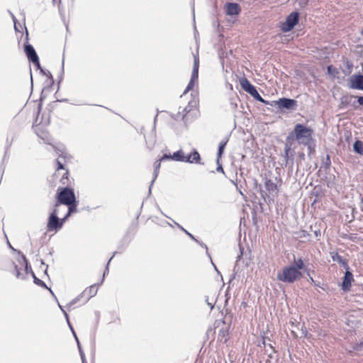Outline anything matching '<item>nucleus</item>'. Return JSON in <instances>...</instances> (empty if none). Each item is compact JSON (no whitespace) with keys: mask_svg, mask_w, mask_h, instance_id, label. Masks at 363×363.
<instances>
[{"mask_svg":"<svg viewBox=\"0 0 363 363\" xmlns=\"http://www.w3.org/2000/svg\"><path fill=\"white\" fill-rule=\"evenodd\" d=\"M306 269L304 262L301 257L296 258L293 256L291 264L284 267L277 274V279L285 284H294L303 277L301 270Z\"/></svg>","mask_w":363,"mask_h":363,"instance_id":"f257e3e1","label":"nucleus"},{"mask_svg":"<svg viewBox=\"0 0 363 363\" xmlns=\"http://www.w3.org/2000/svg\"><path fill=\"white\" fill-rule=\"evenodd\" d=\"M313 130L308 126L301 123L295 125L292 132L288 135L286 140L289 142L291 139L295 138L299 144L308 146L310 149V143L313 140Z\"/></svg>","mask_w":363,"mask_h":363,"instance_id":"f03ea898","label":"nucleus"},{"mask_svg":"<svg viewBox=\"0 0 363 363\" xmlns=\"http://www.w3.org/2000/svg\"><path fill=\"white\" fill-rule=\"evenodd\" d=\"M196 101H190L188 105L182 108V111L172 116V118L177 121H182L185 124L191 123L196 116Z\"/></svg>","mask_w":363,"mask_h":363,"instance_id":"7ed1b4c3","label":"nucleus"},{"mask_svg":"<svg viewBox=\"0 0 363 363\" xmlns=\"http://www.w3.org/2000/svg\"><path fill=\"white\" fill-rule=\"evenodd\" d=\"M56 203L54 207H60V205L69 204L76 200L74 189L71 187H59L55 196Z\"/></svg>","mask_w":363,"mask_h":363,"instance_id":"20e7f679","label":"nucleus"},{"mask_svg":"<svg viewBox=\"0 0 363 363\" xmlns=\"http://www.w3.org/2000/svg\"><path fill=\"white\" fill-rule=\"evenodd\" d=\"M25 28H26L25 27ZM26 42L23 45V50L28 60V61L34 65L38 69H40V72H43V69L40 66V60L38 55L34 49L33 46L28 43V32L27 29H26Z\"/></svg>","mask_w":363,"mask_h":363,"instance_id":"39448f33","label":"nucleus"},{"mask_svg":"<svg viewBox=\"0 0 363 363\" xmlns=\"http://www.w3.org/2000/svg\"><path fill=\"white\" fill-rule=\"evenodd\" d=\"M300 18V13L294 11L291 12L287 17L284 22L281 23V30L284 32L291 31L295 26L298 23Z\"/></svg>","mask_w":363,"mask_h":363,"instance_id":"423d86ee","label":"nucleus"},{"mask_svg":"<svg viewBox=\"0 0 363 363\" xmlns=\"http://www.w3.org/2000/svg\"><path fill=\"white\" fill-rule=\"evenodd\" d=\"M62 228V222H60V220L57 216V208L54 207L48 219L47 230L49 232H57Z\"/></svg>","mask_w":363,"mask_h":363,"instance_id":"0eeeda50","label":"nucleus"},{"mask_svg":"<svg viewBox=\"0 0 363 363\" xmlns=\"http://www.w3.org/2000/svg\"><path fill=\"white\" fill-rule=\"evenodd\" d=\"M274 105H276L281 111L286 109L288 111H294L298 106L296 100L286 97L280 98L277 101H272Z\"/></svg>","mask_w":363,"mask_h":363,"instance_id":"6e6552de","label":"nucleus"},{"mask_svg":"<svg viewBox=\"0 0 363 363\" xmlns=\"http://www.w3.org/2000/svg\"><path fill=\"white\" fill-rule=\"evenodd\" d=\"M21 258H22V261H23V264H24L25 273L24 274L21 273L18 266L14 262H12V264L13 266V273L15 274V276H16V277L17 279H21L24 280V279H26V275L27 274H30L32 275V272H33L32 267H31L29 262L26 259V256L22 254L21 255Z\"/></svg>","mask_w":363,"mask_h":363,"instance_id":"1a4fd4ad","label":"nucleus"},{"mask_svg":"<svg viewBox=\"0 0 363 363\" xmlns=\"http://www.w3.org/2000/svg\"><path fill=\"white\" fill-rule=\"evenodd\" d=\"M349 87L363 91V74L360 73L352 74L349 79Z\"/></svg>","mask_w":363,"mask_h":363,"instance_id":"9d476101","label":"nucleus"},{"mask_svg":"<svg viewBox=\"0 0 363 363\" xmlns=\"http://www.w3.org/2000/svg\"><path fill=\"white\" fill-rule=\"evenodd\" d=\"M345 269V272L342 278L341 289L344 291H348L351 288L352 282L354 281V277L352 272L350 269V267Z\"/></svg>","mask_w":363,"mask_h":363,"instance_id":"9b49d317","label":"nucleus"},{"mask_svg":"<svg viewBox=\"0 0 363 363\" xmlns=\"http://www.w3.org/2000/svg\"><path fill=\"white\" fill-rule=\"evenodd\" d=\"M225 13L228 16H237L241 11V8L238 3L228 2L225 5Z\"/></svg>","mask_w":363,"mask_h":363,"instance_id":"f8f14e48","label":"nucleus"},{"mask_svg":"<svg viewBox=\"0 0 363 363\" xmlns=\"http://www.w3.org/2000/svg\"><path fill=\"white\" fill-rule=\"evenodd\" d=\"M264 186L266 190L267 191L269 196L272 197L277 196L279 193L278 187L277 184H275L272 179H266L264 182Z\"/></svg>","mask_w":363,"mask_h":363,"instance_id":"ddd939ff","label":"nucleus"},{"mask_svg":"<svg viewBox=\"0 0 363 363\" xmlns=\"http://www.w3.org/2000/svg\"><path fill=\"white\" fill-rule=\"evenodd\" d=\"M184 162L190 164H201L200 154L196 149H193L187 156L184 157Z\"/></svg>","mask_w":363,"mask_h":363,"instance_id":"4468645a","label":"nucleus"},{"mask_svg":"<svg viewBox=\"0 0 363 363\" xmlns=\"http://www.w3.org/2000/svg\"><path fill=\"white\" fill-rule=\"evenodd\" d=\"M330 255L333 262H337L344 269L349 268L347 260L340 255L337 252H330Z\"/></svg>","mask_w":363,"mask_h":363,"instance_id":"2eb2a0df","label":"nucleus"},{"mask_svg":"<svg viewBox=\"0 0 363 363\" xmlns=\"http://www.w3.org/2000/svg\"><path fill=\"white\" fill-rule=\"evenodd\" d=\"M240 84L242 89L249 94H251L256 89V87L245 77L240 80Z\"/></svg>","mask_w":363,"mask_h":363,"instance_id":"dca6fc26","label":"nucleus"},{"mask_svg":"<svg viewBox=\"0 0 363 363\" xmlns=\"http://www.w3.org/2000/svg\"><path fill=\"white\" fill-rule=\"evenodd\" d=\"M356 96L353 95H344L340 98V108H343L352 104V101Z\"/></svg>","mask_w":363,"mask_h":363,"instance_id":"f3484780","label":"nucleus"},{"mask_svg":"<svg viewBox=\"0 0 363 363\" xmlns=\"http://www.w3.org/2000/svg\"><path fill=\"white\" fill-rule=\"evenodd\" d=\"M161 162H162V160L160 159V160H157L154 163L153 179L151 182V184H150V188H149V194L151 193L152 186L155 181V179H157L158 174H159V171H160V166H161Z\"/></svg>","mask_w":363,"mask_h":363,"instance_id":"a211bd4d","label":"nucleus"},{"mask_svg":"<svg viewBox=\"0 0 363 363\" xmlns=\"http://www.w3.org/2000/svg\"><path fill=\"white\" fill-rule=\"evenodd\" d=\"M98 291V289L96 288V284H93L90 286L87 289H86L82 294H87L88 297L86 300L87 301L89 300L91 297H94L95 295H96Z\"/></svg>","mask_w":363,"mask_h":363,"instance_id":"6ab92c4d","label":"nucleus"},{"mask_svg":"<svg viewBox=\"0 0 363 363\" xmlns=\"http://www.w3.org/2000/svg\"><path fill=\"white\" fill-rule=\"evenodd\" d=\"M228 141V139L223 140L219 143L218 149V152H217V160H216L217 163H218V161L220 160V157H222V155L224 152V150L225 148Z\"/></svg>","mask_w":363,"mask_h":363,"instance_id":"aec40b11","label":"nucleus"},{"mask_svg":"<svg viewBox=\"0 0 363 363\" xmlns=\"http://www.w3.org/2000/svg\"><path fill=\"white\" fill-rule=\"evenodd\" d=\"M353 150L354 152L362 155H363V142L357 140L353 144Z\"/></svg>","mask_w":363,"mask_h":363,"instance_id":"412c9836","label":"nucleus"},{"mask_svg":"<svg viewBox=\"0 0 363 363\" xmlns=\"http://www.w3.org/2000/svg\"><path fill=\"white\" fill-rule=\"evenodd\" d=\"M184 152L182 150H179L172 154L174 161L184 162Z\"/></svg>","mask_w":363,"mask_h":363,"instance_id":"4be33fe9","label":"nucleus"},{"mask_svg":"<svg viewBox=\"0 0 363 363\" xmlns=\"http://www.w3.org/2000/svg\"><path fill=\"white\" fill-rule=\"evenodd\" d=\"M32 277H33V282H34L36 285L40 286H41V287H43V288H45V289H48L50 291V293H51L52 295H54V294H53L52 291L51 290V289L48 288V287L47 286L46 284H45L43 281H42L41 279H38V277H36V276H35V273H34V272H32Z\"/></svg>","mask_w":363,"mask_h":363,"instance_id":"5701e85b","label":"nucleus"},{"mask_svg":"<svg viewBox=\"0 0 363 363\" xmlns=\"http://www.w3.org/2000/svg\"><path fill=\"white\" fill-rule=\"evenodd\" d=\"M60 183L67 187H70V179L69 178V171L68 169H66V172L63 174L62 176V178L60 179Z\"/></svg>","mask_w":363,"mask_h":363,"instance_id":"b1692460","label":"nucleus"},{"mask_svg":"<svg viewBox=\"0 0 363 363\" xmlns=\"http://www.w3.org/2000/svg\"><path fill=\"white\" fill-rule=\"evenodd\" d=\"M77 205L78 201H77V199L74 200L73 202H71L69 204H66L65 206L68 207L67 213H69L70 215H72L74 213H76L77 211Z\"/></svg>","mask_w":363,"mask_h":363,"instance_id":"393cba45","label":"nucleus"},{"mask_svg":"<svg viewBox=\"0 0 363 363\" xmlns=\"http://www.w3.org/2000/svg\"><path fill=\"white\" fill-rule=\"evenodd\" d=\"M174 223L178 227V228H179L184 233H185L191 240H196V238L191 233H190L189 231L184 229L181 225H179L176 221H174Z\"/></svg>","mask_w":363,"mask_h":363,"instance_id":"a878e982","label":"nucleus"},{"mask_svg":"<svg viewBox=\"0 0 363 363\" xmlns=\"http://www.w3.org/2000/svg\"><path fill=\"white\" fill-rule=\"evenodd\" d=\"M323 167L325 169H329L330 167L331 162H330V157L329 155H327L325 158L323 160L322 162Z\"/></svg>","mask_w":363,"mask_h":363,"instance_id":"bb28decb","label":"nucleus"},{"mask_svg":"<svg viewBox=\"0 0 363 363\" xmlns=\"http://www.w3.org/2000/svg\"><path fill=\"white\" fill-rule=\"evenodd\" d=\"M77 347H78V350H79V352L80 357L82 359V363H85L86 362L85 354H84V352L82 350V346H81V344H80L79 341L77 342Z\"/></svg>","mask_w":363,"mask_h":363,"instance_id":"cd10ccee","label":"nucleus"},{"mask_svg":"<svg viewBox=\"0 0 363 363\" xmlns=\"http://www.w3.org/2000/svg\"><path fill=\"white\" fill-rule=\"evenodd\" d=\"M327 72L330 75L335 76L336 74L338 73L337 69L334 67L333 65H328L327 67Z\"/></svg>","mask_w":363,"mask_h":363,"instance_id":"c85d7f7f","label":"nucleus"},{"mask_svg":"<svg viewBox=\"0 0 363 363\" xmlns=\"http://www.w3.org/2000/svg\"><path fill=\"white\" fill-rule=\"evenodd\" d=\"M115 254H116V252H115L113 255H115ZM113 256H114V255H113V256L109 259V260H108V263H107V264H106V269H105V270H104V274H103V278H102V279H101V282H100V284H102V283H103V281H104V277H105L108 274V272H109L108 266H109V264H110V262H111V259H113Z\"/></svg>","mask_w":363,"mask_h":363,"instance_id":"c756f323","label":"nucleus"},{"mask_svg":"<svg viewBox=\"0 0 363 363\" xmlns=\"http://www.w3.org/2000/svg\"><path fill=\"white\" fill-rule=\"evenodd\" d=\"M290 151V147L286 144L284 147V158L285 161V164H286L289 160V154Z\"/></svg>","mask_w":363,"mask_h":363,"instance_id":"7c9ffc66","label":"nucleus"},{"mask_svg":"<svg viewBox=\"0 0 363 363\" xmlns=\"http://www.w3.org/2000/svg\"><path fill=\"white\" fill-rule=\"evenodd\" d=\"M228 335V333L227 330H220L218 333V337H221V340H223V338H224V342H225L228 340V338H227Z\"/></svg>","mask_w":363,"mask_h":363,"instance_id":"2f4dec72","label":"nucleus"},{"mask_svg":"<svg viewBox=\"0 0 363 363\" xmlns=\"http://www.w3.org/2000/svg\"><path fill=\"white\" fill-rule=\"evenodd\" d=\"M83 296V294H81L79 296L72 300L67 305V307L69 310L72 306H74L77 302L79 300V298Z\"/></svg>","mask_w":363,"mask_h":363,"instance_id":"473e14b6","label":"nucleus"},{"mask_svg":"<svg viewBox=\"0 0 363 363\" xmlns=\"http://www.w3.org/2000/svg\"><path fill=\"white\" fill-rule=\"evenodd\" d=\"M255 100L262 101V97L258 93L257 89L250 94Z\"/></svg>","mask_w":363,"mask_h":363,"instance_id":"72a5a7b5","label":"nucleus"},{"mask_svg":"<svg viewBox=\"0 0 363 363\" xmlns=\"http://www.w3.org/2000/svg\"><path fill=\"white\" fill-rule=\"evenodd\" d=\"M198 77H199V70H196V69H193L192 70V73H191V80H193V81H196L198 79Z\"/></svg>","mask_w":363,"mask_h":363,"instance_id":"f704fd0d","label":"nucleus"},{"mask_svg":"<svg viewBox=\"0 0 363 363\" xmlns=\"http://www.w3.org/2000/svg\"><path fill=\"white\" fill-rule=\"evenodd\" d=\"M194 86V81L191 80L189 82L187 86L186 87V89L184 92V94L187 93L189 91L191 90Z\"/></svg>","mask_w":363,"mask_h":363,"instance_id":"c9c22d12","label":"nucleus"},{"mask_svg":"<svg viewBox=\"0 0 363 363\" xmlns=\"http://www.w3.org/2000/svg\"><path fill=\"white\" fill-rule=\"evenodd\" d=\"M196 243H198L200 246H201L202 247L205 248L206 250V254L208 255V256L209 257V258H211V256L208 252V247L207 245L203 243V242L201 241H199V240L196 239V240H194Z\"/></svg>","mask_w":363,"mask_h":363,"instance_id":"e433bc0d","label":"nucleus"},{"mask_svg":"<svg viewBox=\"0 0 363 363\" xmlns=\"http://www.w3.org/2000/svg\"><path fill=\"white\" fill-rule=\"evenodd\" d=\"M11 143H12V141L9 142V139L8 138L6 139V150H5V154H4V156L3 158V161L5 160L6 157V155L9 152V149L10 146L11 145Z\"/></svg>","mask_w":363,"mask_h":363,"instance_id":"4c0bfd02","label":"nucleus"},{"mask_svg":"<svg viewBox=\"0 0 363 363\" xmlns=\"http://www.w3.org/2000/svg\"><path fill=\"white\" fill-rule=\"evenodd\" d=\"M162 161L167 160H173L172 155L171 154H164L162 157L160 158Z\"/></svg>","mask_w":363,"mask_h":363,"instance_id":"58836bf2","label":"nucleus"},{"mask_svg":"<svg viewBox=\"0 0 363 363\" xmlns=\"http://www.w3.org/2000/svg\"><path fill=\"white\" fill-rule=\"evenodd\" d=\"M199 60L197 57H194L193 69H196V70H199Z\"/></svg>","mask_w":363,"mask_h":363,"instance_id":"ea45409f","label":"nucleus"},{"mask_svg":"<svg viewBox=\"0 0 363 363\" xmlns=\"http://www.w3.org/2000/svg\"><path fill=\"white\" fill-rule=\"evenodd\" d=\"M56 163H57V170L65 169L64 164L58 159L56 160Z\"/></svg>","mask_w":363,"mask_h":363,"instance_id":"a19ab883","label":"nucleus"},{"mask_svg":"<svg viewBox=\"0 0 363 363\" xmlns=\"http://www.w3.org/2000/svg\"><path fill=\"white\" fill-rule=\"evenodd\" d=\"M43 73V74L47 76L49 79H50L52 80V82L53 83V78H52V74L50 73V71L47 70V71H45L43 69V72H41Z\"/></svg>","mask_w":363,"mask_h":363,"instance_id":"79ce46f5","label":"nucleus"},{"mask_svg":"<svg viewBox=\"0 0 363 363\" xmlns=\"http://www.w3.org/2000/svg\"><path fill=\"white\" fill-rule=\"evenodd\" d=\"M68 325H69V328H70V330H71V331H72V333L73 334V336H74L76 342L79 341V339H78V337L77 336V334H76V333H75V331H74V328H73V327L72 325V324H69Z\"/></svg>","mask_w":363,"mask_h":363,"instance_id":"37998d69","label":"nucleus"},{"mask_svg":"<svg viewBox=\"0 0 363 363\" xmlns=\"http://www.w3.org/2000/svg\"><path fill=\"white\" fill-rule=\"evenodd\" d=\"M71 215L67 212V213L65 214V216L62 218H60V222H62V225L67 220V219L69 218V217Z\"/></svg>","mask_w":363,"mask_h":363,"instance_id":"c03bdc74","label":"nucleus"},{"mask_svg":"<svg viewBox=\"0 0 363 363\" xmlns=\"http://www.w3.org/2000/svg\"><path fill=\"white\" fill-rule=\"evenodd\" d=\"M217 164H218V167L216 168V171L224 174V170H223L222 165L220 164V160L218 161V163H217Z\"/></svg>","mask_w":363,"mask_h":363,"instance_id":"a18cd8bd","label":"nucleus"},{"mask_svg":"<svg viewBox=\"0 0 363 363\" xmlns=\"http://www.w3.org/2000/svg\"><path fill=\"white\" fill-rule=\"evenodd\" d=\"M261 103L265 104V105H269L271 106H276V105H274L272 102V101H267L262 98V101H260Z\"/></svg>","mask_w":363,"mask_h":363,"instance_id":"49530a36","label":"nucleus"},{"mask_svg":"<svg viewBox=\"0 0 363 363\" xmlns=\"http://www.w3.org/2000/svg\"><path fill=\"white\" fill-rule=\"evenodd\" d=\"M158 113H159V111H157V114L155 115V116L154 118L152 130H155L156 122H157V116H158Z\"/></svg>","mask_w":363,"mask_h":363,"instance_id":"de8ad7c7","label":"nucleus"},{"mask_svg":"<svg viewBox=\"0 0 363 363\" xmlns=\"http://www.w3.org/2000/svg\"><path fill=\"white\" fill-rule=\"evenodd\" d=\"M357 98V103L363 106V96H356Z\"/></svg>","mask_w":363,"mask_h":363,"instance_id":"09e8293b","label":"nucleus"},{"mask_svg":"<svg viewBox=\"0 0 363 363\" xmlns=\"http://www.w3.org/2000/svg\"><path fill=\"white\" fill-rule=\"evenodd\" d=\"M242 250H243V248L240 246V254L239 255H238V257H237L236 265L238 264V261L240 259V258L242 255Z\"/></svg>","mask_w":363,"mask_h":363,"instance_id":"8fccbe9b","label":"nucleus"},{"mask_svg":"<svg viewBox=\"0 0 363 363\" xmlns=\"http://www.w3.org/2000/svg\"><path fill=\"white\" fill-rule=\"evenodd\" d=\"M63 314L66 318V320H67V323L68 325L71 324L70 321H69V315L67 313V312L65 311H63Z\"/></svg>","mask_w":363,"mask_h":363,"instance_id":"3c124183","label":"nucleus"},{"mask_svg":"<svg viewBox=\"0 0 363 363\" xmlns=\"http://www.w3.org/2000/svg\"><path fill=\"white\" fill-rule=\"evenodd\" d=\"M9 14L11 15V18H12L13 23L16 22L17 20H16L15 16L11 11H9Z\"/></svg>","mask_w":363,"mask_h":363,"instance_id":"603ef678","label":"nucleus"},{"mask_svg":"<svg viewBox=\"0 0 363 363\" xmlns=\"http://www.w3.org/2000/svg\"><path fill=\"white\" fill-rule=\"evenodd\" d=\"M206 303L210 306L211 310H212L214 307L213 304L212 303L209 302L208 298L206 299Z\"/></svg>","mask_w":363,"mask_h":363,"instance_id":"864d4df0","label":"nucleus"},{"mask_svg":"<svg viewBox=\"0 0 363 363\" xmlns=\"http://www.w3.org/2000/svg\"><path fill=\"white\" fill-rule=\"evenodd\" d=\"M235 275H236L235 272L231 274L230 278V281H231L233 279H235Z\"/></svg>","mask_w":363,"mask_h":363,"instance_id":"5fc2aeb1","label":"nucleus"},{"mask_svg":"<svg viewBox=\"0 0 363 363\" xmlns=\"http://www.w3.org/2000/svg\"><path fill=\"white\" fill-rule=\"evenodd\" d=\"M211 261H212V259H211ZM211 263H212V264L213 265L215 270L217 272V273H218V274H220V272L218 270V269H217L216 266L213 263V262H211Z\"/></svg>","mask_w":363,"mask_h":363,"instance_id":"6e6d98bb","label":"nucleus"},{"mask_svg":"<svg viewBox=\"0 0 363 363\" xmlns=\"http://www.w3.org/2000/svg\"><path fill=\"white\" fill-rule=\"evenodd\" d=\"M63 72H64V60H62V73H61V77L62 76Z\"/></svg>","mask_w":363,"mask_h":363,"instance_id":"4d7b16f0","label":"nucleus"},{"mask_svg":"<svg viewBox=\"0 0 363 363\" xmlns=\"http://www.w3.org/2000/svg\"><path fill=\"white\" fill-rule=\"evenodd\" d=\"M315 236H316V237H318V235H320V230H318V231H315Z\"/></svg>","mask_w":363,"mask_h":363,"instance_id":"13d9d810","label":"nucleus"},{"mask_svg":"<svg viewBox=\"0 0 363 363\" xmlns=\"http://www.w3.org/2000/svg\"><path fill=\"white\" fill-rule=\"evenodd\" d=\"M58 306H59V308H60V310L62 311V312L63 313V311H65V309L63 308V307H62L60 303H58Z\"/></svg>","mask_w":363,"mask_h":363,"instance_id":"bf43d9fd","label":"nucleus"},{"mask_svg":"<svg viewBox=\"0 0 363 363\" xmlns=\"http://www.w3.org/2000/svg\"><path fill=\"white\" fill-rule=\"evenodd\" d=\"M14 23V28L16 31H19L18 29V26H16V22L13 23Z\"/></svg>","mask_w":363,"mask_h":363,"instance_id":"052dcab7","label":"nucleus"},{"mask_svg":"<svg viewBox=\"0 0 363 363\" xmlns=\"http://www.w3.org/2000/svg\"><path fill=\"white\" fill-rule=\"evenodd\" d=\"M264 339H265V338L264 337V338H263V341H262V344H263V345H264V346H266V345H267V344H266V342H265V340H264Z\"/></svg>","mask_w":363,"mask_h":363,"instance_id":"680f3d73","label":"nucleus"},{"mask_svg":"<svg viewBox=\"0 0 363 363\" xmlns=\"http://www.w3.org/2000/svg\"><path fill=\"white\" fill-rule=\"evenodd\" d=\"M160 212H161V213H162L163 216H164V217L168 218V216H167V215H165V214H164L162 211H160Z\"/></svg>","mask_w":363,"mask_h":363,"instance_id":"e2e57ef3","label":"nucleus"},{"mask_svg":"<svg viewBox=\"0 0 363 363\" xmlns=\"http://www.w3.org/2000/svg\"><path fill=\"white\" fill-rule=\"evenodd\" d=\"M308 150H309V153H311L312 152V147L311 145H310V149H308Z\"/></svg>","mask_w":363,"mask_h":363,"instance_id":"0e129e2a","label":"nucleus"},{"mask_svg":"<svg viewBox=\"0 0 363 363\" xmlns=\"http://www.w3.org/2000/svg\"><path fill=\"white\" fill-rule=\"evenodd\" d=\"M30 79H31V82H33V75H32L31 72H30Z\"/></svg>","mask_w":363,"mask_h":363,"instance_id":"69168bd1","label":"nucleus"},{"mask_svg":"<svg viewBox=\"0 0 363 363\" xmlns=\"http://www.w3.org/2000/svg\"><path fill=\"white\" fill-rule=\"evenodd\" d=\"M310 281H311L313 282L314 281L313 279L311 277H310Z\"/></svg>","mask_w":363,"mask_h":363,"instance_id":"338daca9","label":"nucleus"},{"mask_svg":"<svg viewBox=\"0 0 363 363\" xmlns=\"http://www.w3.org/2000/svg\"><path fill=\"white\" fill-rule=\"evenodd\" d=\"M352 106H353L355 108H357V107H356V106H355V102H354V103L352 104Z\"/></svg>","mask_w":363,"mask_h":363,"instance_id":"774afa93","label":"nucleus"}]
</instances>
